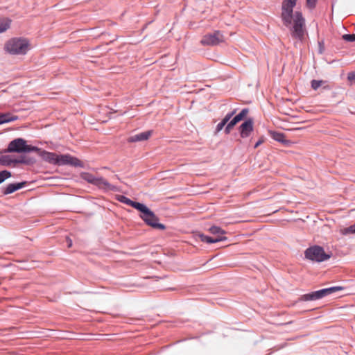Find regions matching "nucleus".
Returning a JSON list of instances; mask_svg holds the SVG:
<instances>
[{
	"instance_id": "4be33fe9",
	"label": "nucleus",
	"mask_w": 355,
	"mask_h": 355,
	"mask_svg": "<svg viewBox=\"0 0 355 355\" xmlns=\"http://www.w3.org/2000/svg\"><path fill=\"white\" fill-rule=\"evenodd\" d=\"M11 176L10 172L8 171H2L0 172V184L2 183L5 180Z\"/></svg>"
},
{
	"instance_id": "cd10ccee",
	"label": "nucleus",
	"mask_w": 355,
	"mask_h": 355,
	"mask_svg": "<svg viewBox=\"0 0 355 355\" xmlns=\"http://www.w3.org/2000/svg\"><path fill=\"white\" fill-rule=\"evenodd\" d=\"M235 112H232L230 114H227L223 119V121H225L226 123L230 120L232 116L234 114Z\"/></svg>"
},
{
	"instance_id": "aec40b11",
	"label": "nucleus",
	"mask_w": 355,
	"mask_h": 355,
	"mask_svg": "<svg viewBox=\"0 0 355 355\" xmlns=\"http://www.w3.org/2000/svg\"><path fill=\"white\" fill-rule=\"evenodd\" d=\"M209 231L214 234L216 235V237L220 236H225L224 235L226 234V232L221 229L220 227L218 226H212L209 229Z\"/></svg>"
},
{
	"instance_id": "f03ea898",
	"label": "nucleus",
	"mask_w": 355,
	"mask_h": 355,
	"mask_svg": "<svg viewBox=\"0 0 355 355\" xmlns=\"http://www.w3.org/2000/svg\"><path fill=\"white\" fill-rule=\"evenodd\" d=\"M4 49L12 55H25L30 49V42L26 38L14 37L6 42Z\"/></svg>"
},
{
	"instance_id": "9b49d317",
	"label": "nucleus",
	"mask_w": 355,
	"mask_h": 355,
	"mask_svg": "<svg viewBox=\"0 0 355 355\" xmlns=\"http://www.w3.org/2000/svg\"><path fill=\"white\" fill-rule=\"evenodd\" d=\"M248 110L247 109H243L239 114L235 116L232 120L230 121V123L227 125L225 128V132L229 134L232 129V128L240 121H241L248 114Z\"/></svg>"
},
{
	"instance_id": "ddd939ff",
	"label": "nucleus",
	"mask_w": 355,
	"mask_h": 355,
	"mask_svg": "<svg viewBox=\"0 0 355 355\" xmlns=\"http://www.w3.org/2000/svg\"><path fill=\"white\" fill-rule=\"evenodd\" d=\"M152 134L151 131L143 132L139 134L135 135L128 138V141L129 142H136L140 141H146L148 139Z\"/></svg>"
},
{
	"instance_id": "9d476101",
	"label": "nucleus",
	"mask_w": 355,
	"mask_h": 355,
	"mask_svg": "<svg viewBox=\"0 0 355 355\" xmlns=\"http://www.w3.org/2000/svg\"><path fill=\"white\" fill-rule=\"evenodd\" d=\"M253 129V121L252 119H249L240 125L239 130L241 137L242 138L249 137L252 132Z\"/></svg>"
},
{
	"instance_id": "6ab92c4d",
	"label": "nucleus",
	"mask_w": 355,
	"mask_h": 355,
	"mask_svg": "<svg viewBox=\"0 0 355 355\" xmlns=\"http://www.w3.org/2000/svg\"><path fill=\"white\" fill-rule=\"evenodd\" d=\"M11 24V20L8 18H1L0 19V33L7 31Z\"/></svg>"
},
{
	"instance_id": "20e7f679",
	"label": "nucleus",
	"mask_w": 355,
	"mask_h": 355,
	"mask_svg": "<svg viewBox=\"0 0 355 355\" xmlns=\"http://www.w3.org/2000/svg\"><path fill=\"white\" fill-rule=\"evenodd\" d=\"M304 255L306 259L315 262H322L331 257V254L326 253L319 245L309 247L305 250Z\"/></svg>"
},
{
	"instance_id": "c756f323",
	"label": "nucleus",
	"mask_w": 355,
	"mask_h": 355,
	"mask_svg": "<svg viewBox=\"0 0 355 355\" xmlns=\"http://www.w3.org/2000/svg\"><path fill=\"white\" fill-rule=\"evenodd\" d=\"M264 141L263 138H261L258 140V141L254 145V148H257L258 146H259L261 144H263Z\"/></svg>"
},
{
	"instance_id": "f8f14e48",
	"label": "nucleus",
	"mask_w": 355,
	"mask_h": 355,
	"mask_svg": "<svg viewBox=\"0 0 355 355\" xmlns=\"http://www.w3.org/2000/svg\"><path fill=\"white\" fill-rule=\"evenodd\" d=\"M94 184L97 186L98 188L105 191L116 190V187L110 184L105 178L102 177L96 178Z\"/></svg>"
},
{
	"instance_id": "a211bd4d",
	"label": "nucleus",
	"mask_w": 355,
	"mask_h": 355,
	"mask_svg": "<svg viewBox=\"0 0 355 355\" xmlns=\"http://www.w3.org/2000/svg\"><path fill=\"white\" fill-rule=\"evenodd\" d=\"M17 116H12L10 113L0 114V124L16 121Z\"/></svg>"
},
{
	"instance_id": "393cba45",
	"label": "nucleus",
	"mask_w": 355,
	"mask_h": 355,
	"mask_svg": "<svg viewBox=\"0 0 355 355\" xmlns=\"http://www.w3.org/2000/svg\"><path fill=\"white\" fill-rule=\"evenodd\" d=\"M0 164L3 165H8L10 164V162L8 160L7 156H2L0 158Z\"/></svg>"
},
{
	"instance_id": "2f4dec72",
	"label": "nucleus",
	"mask_w": 355,
	"mask_h": 355,
	"mask_svg": "<svg viewBox=\"0 0 355 355\" xmlns=\"http://www.w3.org/2000/svg\"><path fill=\"white\" fill-rule=\"evenodd\" d=\"M16 162H19V163H29V162L28 161H26V160H24V159H21V160H19V161H15Z\"/></svg>"
},
{
	"instance_id": "bb28decb",
	"label": "nucleus",
	"mask_w": 355,
	"mask_h": 355,
	"mask_svg": "<svg viewBox=\"0 0 355 355\" xmlns=\"http://www.w3.org/2000/svg\"><path fill=\"white\" fill-rule=\"evenodd\" d=\"M226 124L227 123L222 120V121L220 122L216 126V132H220Z\"/></svg>"
},
{
	"instance_id": "39448f33",
	"label": "nucleus",
	"mask_w": 355,
	"mask_h": 355,
	"mask_svg": "<svg viewBox=\"0 0 355 355\" xmlns=\"http://www.w3.org/2000/svg\"><path fill=\"white\" fill-rule=\"evenodd\" d=\"M38 150L37 147L26 145V141L21 139L17 138L8 144V148L6 150L7 153H24Z\"/></svg>"
},
{
	"instance_id": "423d86ee",
	"label": "nucleus",
	"mask_w": 355,
	"mask_h": 355,
	"mask_svg": "<svg viewBox=\"0 0 355 355\" xmlns=\"http://www.w3.org/2000/svg\"><path fill=\"white\" fill-rule=\"evenodd\" d=\"M343 290L341 286H333L327 288L321 289L311 293L303 295L300 297L302 301H312L322 298L324 296L329 295L334 292Z\"/></svg>"
},
{
	"instance_id": "1a4fd4ad",
	"label": "nucleus",
	"mask_w": 355,
	"mask_h": 355,
	"mask_svg": "<svg viewBox=\"0 0 355 355\" xmlns=\"http://www.w3.org/2000/svg\"><path fill=\"white\" fill-rule=\"evenodd\" d=\"M37 150H35L34 152L37 153L39 156H40L44 161L51 164L57 165L58 159V154L48 152L39 148H37Z\"/></svg>"
},
{
	"instance_id": "a878e982",
	"label": "nucleus",
	"mask_w": 355,
	"mask_h": 355,
	"mask_svg": "<svg viewBox=\"0 0 355 355\" xmlns=\"http://www.w3.org/2000/svg\"><path fill=\"white\" fill-rule=\"evenodd\" d=\"M317 0H306V5L310 8H313L315 6Z\"/></svg>"
},
{
	"instance_id": "4468645a",
	"label": "nucleus",
	"mask_w": 355,
	"mask_h": 355,
	"mask_svg": "<svg viewBox=\"0 0 355 355\" xmlns=\"http://www.w3.org/2000/svg\"><path fill=\"white\" fill-rule=\"evenodd\" d=\"M270 135L273 139L279 142H281L285 144L286 146H289L291 144H292L291 141L285 139V135L282 132L272 131L270 132Z\"/></svg>"
},
{
	"instance_id": "5701e85b",
	"label": "nucleus",
	"mask_w": 355,
	"mask_h": 355,
	"mask_svg": "<svg viewBox=\"0 0 355 355\" xmlns=\"http://www.w3.org/2000/svg\"><path fill=\"white\" fill-rule=\"evenodd\" d=\"M324 82L323 80H313L311 81V87L316 90L318 89Z\"/></svg>"
},
{
	"instance_id": "b1692460",
	"label": "nucleus",
	"mask_w": 355,
	"mask_h": 355,
	"mask_svg": "<svg viewBox=\"0 0 355 355\" xmlns=\"http://www.w3.org/2000/svg\"><path fill=\"white\" fill-rule=\"evenodd\" d=\"M343 39L347 42H354L355 34H345L343 35Z\"/></svg>"
},
{
	"instance_id": "0eeeda50",
	"label": "nucleus",
	"mask_w": 355,
	"mask_h": 355,
	"mask_svg": "<svg viewBox=\"0 0 355 355\" xmlns=\"http://www.w3.org/2000/svg\"><path fill=\"white\" fill-rule=\"evenodd\" d=\"M57 165H69L74 167H84V164L81 160L69 154L58 155Z\"/></svg>"
},
{
	"instance_id": "c85d7f7f",
	"label": "nucleus",
	"mask_w": 355,
	"mask_h": 355,
	"mask_svg": "<svg viewBox=\"0 0 355 355\" xmlns=\"http://www.w3.org/2000/svg\"><path fill=\"white\" fill-rule=\"evenodd\" d=\"M346 233H355V226H350L345 229Z\"/></svg>"
},
{
	"instance_id": "6e6552de",
	"label": "nucleus",
	"mask_w": 355,
	"mask_h": 355,
	"mask_svg": "<svg viewBox=\"0 0 355 355\" xmlns=\"http://www.w3.org/2000/svg\"><path fill=\"white\" fill-rule=\"evenodd\" d=\"M223 41V36L220 31H216L213 33L207 34L201 40V44L205 46L217 45Z\"/></svg>"
},
{
	"instance_id": "7ed1b4c3",
	"label": "nucleus",
	"mask_w": 355,
	"mask_h": 355,
	"mask_svg": "<svg viewBox=\"0 0 355 355\" xmlns=\"http://www.w3.org/2000/svg\"><path fill=\"white\" fill-rule=\"evenodd\" d=\"M137 210L141 212L140 217L148 225L162 230L166 229L164 225L158 223L159 219L155 214L144 204H141Z\"/></svg>"
},
{
	"instance_id": "7c9ffc66",
	"label": "nucleus",
	"mask_w": 355,
	"mask_h": 355,
	"mask_svg": "<svg viewBox=\"0 0 355 355\" xmlns=\"http://www.w3.org/2000/svg\"><path fill=\"white\" fill-rule=\"evenodd\" d=\"M67 246L68 248H71L72 246V241L69 237H67Z\"/></svg>"
},
{
	"instance_id": "412c9836",
	"label": "nucleus",
	"mask_w": 355,
	"mask_h": 355,
	"mask_svg": "<svg viewBox=\"0 0 355 355\" xmlns=\"http://www.w3.org/2000/svg\"><path fill=\"white\" fill-rule=\"evenodd\" d=\"M81 177L89 183L94 184L96 177H94L92 174L89 173H83L81 174Z\"/></svg>"
},
{
	"instance_id": "dca6fc26",
	"label": "nucleus",
	"mask_w": 355,
	"mask_h": 355,
	"mask_svg": "<svg viewBox=\"0 0 355 355\" xmlns=\"http://www.w3.org/2000/svg\"><path fill=\"white\" fill-rule=\"evenodd\" d=\"M24 185H25V182L10 184L5 189L3 193L5 195L12 193L15 192V191L19 190V189H21L22 187H24Z\"/></svg>"
},
{
	"instance_id": "f3484780",
	"label": "nucleus",
	"mask_w": 355,
	"mask_h": 355,
	"mask_svg": "<svg viewBox=\"0 0 355 355\" xmlns=\"http://www.w3.org/2000/svg\"><path fill=\"white\" fill-rule=\"evenodd\" d=\"M118 200L123 202V203H125L128 205H130L132 207H134L135 209H139V207L140 205H141V203H139V202H135V201H132L130 199L128 198L127 197L125 196H119L118 198Z\"/></svg>"
},
{
	"instance_id": "f257e3e1",
	"label": "nucleus",
	"mask_w": 355,
	"mask_h": 355,
	"mask_svg": "<svg viewBox=\"0 0 355 355\" xmlns=\"http://www.w3.org/2000/svg\"><path fill=\"white\" fill-rule=\"evenodd\" d=\"M297 0H284L282 5V18L285 26L293 25L291 29L293 37L302 40L304 38L305 28L304 19L300 12L293 14V8Z\"/></svg>"
},
{
	"instance_id": "2eb2a0df",
	"label": "nucleus",
	"mask_w": 355,
	"mask_h": 355,
	"mask_svg": "<svg viewBox=\"0 0 355 355\" xmlns=\"http://www.w3.org/2000/svg\"><path fill=\"white\" fill-rule=\"evenodd\" d=\"M199 236L202 241L206 242L207 243H217L219 241L227 240L226 236H219L218 237L213 238V237H210L208 236H205L204 234H200Z\"/></svg>"
}]
</instances>
